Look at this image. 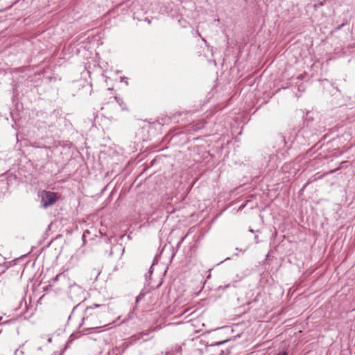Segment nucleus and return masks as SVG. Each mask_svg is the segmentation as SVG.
<instances>
[{
	"instance_id": "5",
	"label": "nucleus",
	"mask_w": 355,
	"mask_h": 355,
	"mask_svg": "<svg viewBox=\"0 0 355 355\" xmlns=\"http://www.w3.org/2000/svg\"><path fill=\"white\" fill-rule=\"evenodd\" d=\"M41 204L42 207H44V197L42 198Z\"/></svg>"
},
{
	"instance_id": "1",
	"label": "nucleus",
	"mask_w": 355,
	"mask_h": 355,
	"mask_svg": "<svg viewBox=\"0 0 355 355\" xmlns=\"http://www.w3.org/2000/svg\"><path fill=\"white\" fill-rule=\"evenodd\" d=\"M114 320V318L107 304H94L85 309L79 328L82 331L106 327Z\"/></svg>"
},
{
	"instance_id": "2",
	"label": "nucleus",
	"mask_w": 355,
	"mask_h": 355,
	"mask_svg": "<svg viewBox=\"0 0 355 355\" xmlns=\"http://www.w3.org/2000/svg\"><path fill=\"white\" fill-rule=\"evenodd\" d=\"M60 197L56 193L46 191V207L53 205Z\"/></svg>"
},
{
	"instance_id": "10",
	"label": "nucleus",
	"mask_w": 355,
	"mask_h": 355,
	"mask_svg": "<svg viewBox=\"0 0 355 355\" xmlns=\"http://www.w3.org/2000/svg\"><path fill=\"white\" fill-rule=\"evenodd\" d=\"M43 297H44V295H42V296H41V297H40V299H39V302H40V301L42 300Z\"/></svg>"
},
{
	"instance_id": "6",
	"label": "nucleus",
	"mask_w": 355,
	"mask_h": 355,
	"mask_svg": "<svg viewBox=\"0 0 355 355\" xmlns=\"http://www.w3.org/2000/svg\"><path fill=\"white\" fill-rule=\"evenodd\" d=\"M277 355H288L286 352H283L282 353H279Z\"/></svg>"
},
{
	"instance_id": "3",
	"label": "nucleus",
	"mask_w": 355,
	"mask_h": 355,
	"mask_svg": "<svg viewBox=\"0 0 355 355\" xmlns=\"http://www.w3.org/2000/svg\"><path fill=\"white\" fill-rule=\"evenodd\" d=\"M182 352V347L179 345H172L168 350L165 352V355H180Z\"/></svg>"
},
{
	"instance_id": "8",
	"label": "nucleus",
	"mask_w": 355,
	"mask_h": 355,
	"mask_svg": "<svg viewBox=\"0 0 355 355\" xmlns=\"http://www.w3.org/2000/svg\"><path fill=\"white\" fill-rule=\"evenodd\" d=\"M52 340H53V337H49V338H48V342H51V341H52Z\"/></svg>"
},
{
	"instance_id": "4",
	"label": "nucleus",
	"mask_w": 355,
	"mask_h": 355,
	"mask_svg": "<svg viewBox=\"0 0 355 355\" xmlns=\"http://www.w3.org/2000/svg\"><path fill=\"white\" fill-rule=\"evenodd\" d=\"M75 317H76V311H75V309L73 310L71 315L69 316V320L72 321L75 319Z\"/></svg>"
},
{
	"instance_id": "7",
	"label": "nucleus",
	"mask_w": 355,
	"mask_h": 355,
	"mask_svg": "<svg viewBox=\"0 0 355 355\" xmlns=\"http://www.w3.org/2000/svg\"><path fill=\"white\" fill-rule=\"evenodd\" d=\"M58 340H59V335L58 334V335H56V336H55V340L58 342Z\"/></svg>"
},
{
	"instance_id": "9",
	"label": "nucleus",
	"mask_w": 355,
	"mask_h": 355,
	"mask_svg": "<svg viewBox=\"0 0 355 355\" xmlns=\"http://www.w3.org/2000/svg\"><path fill=\"white\" fill-rule=\"evenodd\" d=\"M58 275H57V276L53 279V281H54V282H55V281H56V280L58 279Z\"/></svg>"
}]
</instances>
